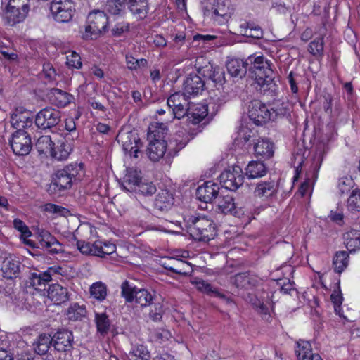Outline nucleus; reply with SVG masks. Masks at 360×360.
Returning a JSON list of instances; mask_svg holds the SVG:
<instances>
[{"label":"nucleus","mask_w":360,"mask_h":360,"mask_svg":"<svg viewBox=\"0 0 360 360\" xmlns=\"http://www.w3.org/2000/svg\"><path fill=\"white\" fill-rule=\"evenodd\" d=\"M248 71L252 74L259 91L264 94L274 96L277 85L274 81L275 72L271 68L272 63L263 55H250L248 57Z\"/></svg>","instance_id":"obj_1"},{"label":"nucleus","mask_w":360,"mask_h":360,"mask_svg":"<svg viewBox=\"0 0 360 360\" xmlns=\"http://www.w3.org/2000/svg\"><path fill=\"white\" fill-rule=\"evenodd\" d=\"M84 176L83 163L69 164L54 172L47 191L51 195H56L61 191L68 190L73 184L79 182Z\"/></svg>","instance_id":"obj_2"},{"label":"nucleus","mask_w":360,"mask_h":360,"mask_svg":"<svg viewBox=\"0 0 360 360\" xmlns=\"http://www.w3.org/2000/svg\"><path fill=\"white\" fill-rule=\"evenodd\" d=\"M185 221L187 231L195 240L208 243L217 234L215 223L205 215L188 216Z\"/></svg>","instance_id":"obj_3"},{"label":"nucleus","mask_w":360,"mask_h":360,"mask_svg":"<svg viewBox=\"0 0 360 360\" xmlns=\"http://www.w3.org/2000/svg\"><path fill=\"white\" fill-rule=\"evenodd\" d=\"M108 18L102 11H94L88 15L87 25L85 26L84 32L82 33L84 39H96L101 34L105 33Z\"/></svg>","instance_id":"obj_4"},{"label":"nucleus","mask_w":360,"mask_h":360,"mask_svg":"<svg viewBox=\"0 0 360 360\" xmlns=\"http://www.w3.org/2000/svg\"><path fill=\"white\" fill-rule=\"evenodd\" d=\"M328 150L329 147L328 144L323 141L319 142L316 144L315 154L311 160L312 162L311 168L312 171H309L307 173V178L305 181L300 185L299 188V192L302 196L307 193L311 187V179H315L317 178L318 172L323 160L324 155L328 151Z\"/></svg>","instance_id":"obj_5"},{"label":"nucleus","mask_w":360,"mask_h":360,"mask_svg":"<svg viewBox=\"0 0 360 360\" xmlns=\"http://www.w3.org/2000/svg\"><path fill=\"white\" fill-rule=\"evenodd\" d=\"M163 132L159 130H153L148 134V139L150 141L147 154L150 160L157 162L165 155H167L168 144L164 139Z\"/></svg>","instance_id":"obj_6"},{"label":"nucleus","mask_w":360,"mask_h":360,"mask_svg":"<svg viewBox=\"0 0 360 360\" xmlns=\"http://www.w3.org/2000/svg\"><path fill=\"white\" fill-rule=\"evenodd\" d=\"M50 11L53 19L58 22H68L75 13V3L72 0H53Z\"/></svg>","instance_id":"obj_7"},{"label":"nucleus","mask_w":360,"mask_h":360,"mask_svg":"<svg viewBox=\"0 0 360 360\" xmlns=\"http://www.w3.org/2000/svg\"><path fill=\"white\" fill-rule=\"evenodd\" d=\"M61 112L51 107H46L39 110L35 115L36 127L41 130L51 129L60 122Z\"/></svg>","instance_id":"obj_8"},{"label":"nucleus","mask_w":360,"mask_h":360,"mask_svg":"<svg viewBox=\"0 0 360 360\" xmlns=\"http://www.w3.org/2000/svg\"><path fill=\"white\" fill-rule=\"evenodd\" d=\"M51 335L54 350L64 353L65 356L68 354L71 356V351L73 349L74 344L72 332L67 328H60L56 331H52Z\"/></svg>","instance_id":"obj_9"},{"label":"nucleus","mask_w":360,"mask_h":360,"mask_svg":"<svg viewBox=\"0 0 360 360\" xmlns=\"http://www.w3.org/2000/svg\"><path fill=\"white\" fill-rule=\"evenodd\" d=\"M221 186L229 191H236L244 182L243 172L240 167L233 165L225 169L219 176Z\"/></svg>","instance_id":"obj_10"},{"label":"nucleus","mask_w":360,"mask_h":360,"mask_svg":"<svg viewBox=\"0 0 360 360\" xmlns=\"http://www.w3.org/2000/svg\"><path fill=\"white\" fill-rule=\"evenodd\" d=\"M13 152L17 155H26L32 149L31 137L25 130H16L9 140Z\"/></svg>","instance_id":"obj_11"},{"label":"nucleus","mask_w":360,"mask_h":360,"mask_svg":"<svg viewBox=\"0 0 360 360\" xmlns=\"http://www.w3.org/2000/svg\"><path fill=\"white\" fill-rule=\"evenodd\" d=\"M248 116L256 125L270 121V110L260 100L255 99L248 105Z\"/></svg>","instance_id":"obj_12"},{"label":"nucleus","mask_w":360,"mask_h":360,"mask_svg":"<svg viewBox=\"0 0 360 360\" xmlns=\"http://www.w3.org/2000/svg\"><path fill=\"white\" fill-rule=\"evenodd\" d=\"M117 138L119 139V142H122V149L125 153L129 154L130 157L138 158L139 148L142 146V143L136 133L133 131L120 132Z\"/></svg>","instance_id":"obj_13"},{"label":"nucleus","mask_w":360,"mask_h":360,"mask_svg":"<svg viewBox=\"0 0 360 360\" xmlns=\"http://www.w3.org/2000/svg\"><path fill=\"white\" fill-rule=\"evenodd\" d=\"M205 89V82L196 73H190L183 84L184 95L186 97L202 94Z\"/></svg>","instance_id":"obj_14"},{"label":"nucleus","mask_w":360,"mask_h":360,"mask_svg":"<svg viewBox=\"0 0 360 360\" xmlns=\"http://www.w3.org/2000/svg\"><path fill=\"white\" fill-rule=\"evenodd\" d=\"M212 10V18L219 25L225 24L233 13L231 0H214Z\"/></svg>","instance_id":"obj_15"},{"label":"nucleus","mask_w":360,"mask_h":360,"mask_svg":"<svg viewBox=\"0 0 360 360\" xmlns=\"http://www.w3.org/2000/svg\"><path fill=\"white\" fill-rule=\"evenodd\" d=\"M219 186L212 181H205L199 186L195 191V196L201 202L208 203L216 200L219 196Z\"/></svg>","instance_id":"obj_16"},{"label":"nucleus","mask_w":360,"mask_h":360,"mask_svg":"<svg viewBox=\"0 0 360 360\" xmlns=\"http://www.w3.org/2000/svg\"><path fill=\"white\" fill-rule=\"evenodd\" d=\"M226 68L229 75L237 79L245 77L248 71L249 62L248 58L241 59L239 58H232L226 62Z\"/></svg>","instance_id":"obj_17"},{"label":"nucleus","mask_w":360,"mask_h":360,"mask_svg":"<svg viewBox=\"0 0 360 360\" xmlns=\"http://www.w3.org/2000/svg\"><path fill=\"white\" fill-rule=\"evenodd\" d=\"M253 193L255 197L268 200L277 195L278 184L271 179L259 181L256 184Z\"/></svg>","instance_id":"obj_18"},{"label":"nucleus","mask_w":360,"mask_h":360,"mask_svg":"<svg viewBox=\"0 0 360 360\" xmlns=\"http://www.w3.org/2000/svg\"><path fill=\"white\" fill-rule=\"evenodd\" d=\"M37 240L39 248H45L51 255L58 253L61 244L50 232L44 229H39L37 231Z\"/></svg>","instance_id":"obj_19"},{"label":"nucleus","mask_w":360,"mask_h":360,"mask_svg":"<svg viewBox=\"0 0 360 360\" xmlns=\"http://www.w3.org/2000/svg\"><path fill=\"white\" fill-rule=\"evenodd\" d=\"M216 202L219 210L225 214H231L238 218L244 214L243 210L236 206L234 198L231 195H219Z\"/></svg>","instance_id":"obj_20"},{"label":"nucleus","mask_w":360,"mask_h":360,"mask_svg":"<svg viewBox=\"0 0 360 360\" xmlns=\"http://www.w3.org/2000/svg\"><path fill=\"white\" fill-rule=\"evenodd\" d=\"M49 102L58 108H64L71 103L75 97L63 90L52 88L46 94Z\"/></svg>","instance_id":"obj_21"},{"label":"nucleus","mask_w":360,"mask_h":360,"mask_svg":"<svg viewBox=\"0 0 360 360\" xmlns=\"http://www.w3.org/2000/svg\"><path fill=\"white\" fill-rule=\"evenodd\" d=\"M11 122L17 130H23L32 126L33 118L30 111L22 108H16L11 115Z\"/></svg>","instance_id":"obj_22"},{"label":"nucleus","mask_w":360,"mask_h":360,"mask_svg":"<svg viewBox=\"0 0 360 360\" xmlns=\"http://www.w3.org/2000/svg\"><path fill=\"white\" fill-rule=\"evenodd\" d=\"M20 268V262L15 257L10 255L6 257L2 262L1 270L4 278L13 279L19 277Z\"/></svg>","instance_id":"obj_23"},{"label":"nucleus","mask_w":360,"mask_h":360,"mask_svg":"<svg viewBox=\"0 0 360 360\" xmlns=\"http://www.w3.org/2000/svg\"><path fill=\"white\" fill-rule=\"evenodd\" d=\"M47 293L48 297L56 305L66 303L70 297L68 289L58 283L50 285Z\"/></svg>","instance_id":"obj_24"},{"label":"nucleus","mask_w":360,"mask_h":360,"mask_svg":"<svg viewBox=\"0 0 360 360\" xmlns=\"http://www.w3.org/2000/svg\"><path fill=\"white\" fill-rule=\"evenodd\" d=\"M231 283L238 288L251 289L259 284V278L250 271L241 272L231 278Z\"/></svg>","instance_id":"obj_25"},{"label":"nucleus","mask_w":360,"mask_h":360,"mask_svg":"<svg viewBox=\"0 0 360 360\" xmlns=\"http://www.w3.org/2000/svg\"><path fill=\"white\" fill-rule=\"evenodd\" d=\"M174 204V194L169 190H162L156 195L154 201L155 210L162 212L169 210Z\"/></svg>","instance_id":"obj_26"},{"label":"nucleus","mask_w":360,"mask_h":360,"mask_svg":"<svg viewBox=\"0 0 360 360\" xmlns=\"http://www.w3.org/2000/svg\"><path fill=\"white\" fill-rule=\"evenodd\" d=\"M245 175L249 179L262 178L268 172V167L262 160H252L245 168Z\"/></svg>","instance_id":"obj_27"},{"label":"nucleus","mask_w":360,"mask_h":360,"mask_svg":"<svg viewBox=\"0 0 360 360\" xmlns=\"http://www.w3.org/2000/svg\"><path fill=\"white\" fill-rule=\"evenodd\" d=\"M274 143L271 142L267 139H258L257 142L254 143V151L257 158L260 159H269L274 153Z\"/></svg>","instance_id":"obj_28"},{"label":"nucleus","mask_w":360,"mask_h":360,"mask_svg":"<svg viewBox=\"0 0 360 360\" xmlns=\"http://www.w3.org/2000/svg\"><path fill=\"white\" fill-rule=\"evenodd\" d=\"M127 9H128L138 20L146 18L148 13V3L147 0H128Z\"/></svg>","instance_id":"obj_29"},{"label":"nucleus","mask_w":360,"mask_h":360,"mask_svg":"<svg viewBox=\"0 0 360 360\" xmlns=\"http://www.w3.org/2000/svg\"><path fill=\"white\" fill-rule=\"evenodd\" d=\"M1 15L6 24L13 26L17 23L22 22L27 14L25 12L23 13L19 9L13 8L7 5Z\"/></svg>","instance_id":"obj_30"},{"label":"nucleus","mask_w":360,"mask_h":360,"mask_svg":"<svg viewBox=\"0 0 360 360\" xmlns=\"http://www.w3.org/2000/svg\"><path fill=\"white\" fill-rule=\"evenodd\" d=\"M270 110V120L276 121L278 119L290 116V108L288 102L276 101L273 103Z\"/></svg>","instance_id":"obj_31"},{"label":"nucleus","mask_w":360,"mask_h":360,"mask_svg":"<svg viewBox=\"0 0 360 360\" xmlns=\"http://www.w3.org/2000/svg\"><path fill=\"white\" fill-rule=\"evenodd\" d=\"M51 346L53 347L51 333L40 334L33 343L34 352L40 356L47 354Z\"/></svg>","instance_id":"obj_32"},{"label":"nucleus","mask_w":360,"mask_h":360,"mask_svg":"<svg viewBox=\"0 0 360 360\" xmlns=\"http://www.w3.org/2000/svg\"><path fill=\"white\" fill-rule=\"evenodd\" d=\"M169 260L174 261L175 262L174 266H169L167 262H164L162 264V266L164 269L169 270L172 273L184 276H188L191 274L192 267L189 262L182 259H177L174 257H170Z\"/></svg>","instance_id":"obj_33"},{"label":"nucleus","mask_w":360,"mask_h":360,"mask_svg":"<svg viewBox=\"0 0 360 360\" xmlns=\"http://www.w3.org/2000/svg\"><path fill=\"white\" fill-rule=\"evenodd\" d=\"M141 180L140 172L134 169H127L122 183V188L129 192H134Z\"/></svg>","instance_id":"obj_34"},{"label":"nucleus","mask_w":360,"mask_h":360,"mask_svg":"<svg viewBox=\"0 0 360 360\" xmlns=\"http://www.w3.org/2000/svg\"><path fill=\"white\" fill-rule=\"evenodd\" d=\"M50 281L51 277L45 271L33 272L29 276L30 286H32L37 290H44Z\"/></svg>","instance_id":"obj_35"},{"label":"nucleus","mask_w":360,"mask_h":360,"mask_svg":"<svg viewBox=\"0 0 360 360\" xmlns=\"http://www.w3.org/2000/svg\"><path fill=\"white\" fill-rule=\"evenodd\" d=\"M349 256L347 251H338L333 259V266L335 272L340 274L348 266Z\"/></svg>","instance_id":"obj_36"},{"label":"nucleus","mask_w":360,"mask_h":360,"mask_svg":"<svg viewBox=\"0 0 360 360\" xmlns=\"http://www.w3.org/2000/svg\"><path fill=\"white\" fill-rule=\"evenodd\" d=\"M345 244L347 249L350 252H356L360 249V232L352 230L347 232L344 236Z\"/></svg>","instance_id":"obj_37"},{"label":"nucleus","mask_w":360,"mask_h":360,"mask_svg":"<svg viewBox=\"0 0 360 360\" xmlns=\"http://www.w3.org/2000/svg\"><path fill=\"white\" fill-rule=\"evenodd\" d=\"M128 0H107L105 10L112 15H123L126 13Z\"/></svg>","instance_id":"obj_38"},{"label":"nucleus","mask_w":360,"mask_h":360,"mask_svg":"<svg viewBox=\"0 0 360 360\" xmlns=\"http://www.w3.org/2000/svg\"><path fill=\"white\" fill-rule=\"evenodd\" d=\"M95 323L98 333L105 336L110 330L111 323L106 313H96Z\"/></svg>","instance_id":"obj_39"},{"label":"nucleus","mask_w":360,"mask_h":360,"mask_svg":"<svg viewBox=\"0 0 360 360\" xmlns=\"http://www.w3.org/2000/svg\"><path fill=\"white\" fill-rule=\"evenodd\" d=\"M134 297V301L139 304L141 307L152 305L154 300V295L146 288H138Z\"/></svg>","instance_id":"obj_40"},{"label":"nucleus","mask_w":360,"mask_h":360,"mask_svg":"<svg viewBox=\"0 0 360 360\" xmlns=\"http://www.w3.org/2000/svg\"><path fill=\"white\" fill-rule=\"evenodd\" d=\"M0 360H34V356L28 349H22L20 352L18 350L12 355L4 350H0Z\"/></svg>","instance_id":"obj_41"},{"label":"nucleus","mask_w":360,"mask_h":360,"mask_svg":"<svg viewBox=\"0 0 360 360\" xmlns=\"http://www.w3.org/2000/svg\"><path fill=\"white\" fill-rule=\"evenodd\" d=\"M240 27L245 30V34L246 36L257 39H259L263 37V30L262 27L254 22H245L240 24Z\"/></svg>","instance_id":"obj_42"},{"label":"nucleus","mask_w":360,"mask_h":360,"mask_svg":"<svg viewBox=\"0 0 360 360\" xmlns=\"http://www.w3.org/2000/svg\"><path fill=\"white\" fill-rule=\"evenodd\" d=\"M71 150L72 148L69 143L62 142L57 147L53 146L50 155L57 160L62 161L66 160L69 157Z\"/></svg>","instance_id":"obj_43"},{"label":"nucleus","mask_w":360,"mask_h":360,"mask_svg":"<svg viewBox=\"0 0 360 360\" xmlns=\"http://www.w3.org/2000/svg\"><path fill=\"white\" fill-rule=\"evenodd\" d=\"M74 239L77 240L76 246L82 254L97 256V255L101 253V252L98 250V243H97V241L91 244V243L86 242L85 240H77L75 237H74Z\"/></svg>","instance_id":"obj_44"},{"label":"nucleus","mask_w":360,"mask_h":360,"mask_svg":"<svg viewBox=\"0 0 360 360\" xmlns=\"http://www.w3.org/2000/svg\"><path fill=\"white\" fill-rule=\"evenodd\" d=\"M54 143L52 141L50 136H40L36 143L35 147L39 154H51L53 150Z\"/></svg>","instance_id":"obj_45"},{"label":"nucleus","mask_w":360,"mask_h":360,"mask_svg":"<svg viewBox=\"0 0 360 360\" xmlns=\"http://www.w3.org/2000/svg\"><path fill=\"white\" fill-rule=\"evenodd\" d=\"M86 313L85 306H80L78 303H74L68 307L66 315L70 321H75L82 320V318L86 316Z\"/></svg>","instance_id":"obj_46"},{"label":"nucleus","mask_w":360,"mask_h":360,"mask_svg":"<svg viewBox=\"0 0 360 360\" xmlns=\"http://www.w3.org/2000/svg\"><path fill=\"white\" fill-rule=\"evenodd\" d=\"M107 291V285L101 281L94 283L89 288L91 296L99 302L106 298Z\"/></svg>","instance_id":"obj_47"},{"label":"nucleus","mask_w":360,"mask_h":360,"mask_svg":"<svg viewBox=\"0 0 360 360\" xmlns=\"http://www.w3.org/2000/svg\"><path fill=\"white\" fill-rule=\"evenodd\" d=\"M347 209L352 213L360 212V188H356L350 193L347 200Z\"/></svg>","instance_id":"obj_48"},{"label":"nucleus","mask_w":360,"mask_h":360,"mask_svg":"<svg viewBox=\"0 0 360 360\" xmlns=\"http://www.w3.org/2000/svg\"><path fill=\"white\" fill-rule=\"evenodd\" d=\"M139 288L129 281H124L121 285V295L126 302L131 303L134 300V295Z\"/></svg>","instance_id":"obj_49"},{"label":"nucleus","mask_w":360,"mask_h":360,"mask_svg":"<svg viewBox=\"0 0 360 360\" xmlns=\"http://www.w3.org/2000/svg\"><path fill=\"white\" fill-rule=\"evenodd\" d=\"M210 103L207 104H200L197 105L190 113L191 117L188 118H191V122L193 124H196L200 123L203 119L206 117L208 115V107Z\"/></svg>","instance_id":"obj_50"},{"label":"nucleus","mask_w":360,"mask_h":360,"mask_svg":"<svg viewBox=\"0 0 360 360\" xmlns=\"http://www.w3.org/2000/svg\"><path fill=\"white\" fill-rule=\"evenodd\" d=\"M188 141L189 139L188 138L181 139V140L177 139L171 140L168 145L167 157H169V158L174 157L181 149H183L187 145Z\"/></svg>","instance_id":"obj_51"},{"label":"nucleus","mask_w":360,"mask_h":360,"mask_svg":"<svg viewBox=\"0 0 360 360\" xmlns=\"http://www.w3.org/2000/svg\"><path fill=\"white\" fill-rule=\"evenodd\" d=\"M129 355L131 357V360H150V354L147 347L143 345L134 346Z\"/></svg>","instance_id":"obj_52"},{"label":"nucleus","mask_w":360,"mask_h":360,"mask_svg":"<svg viewBox=\"0 0 360 360\" xmlns=\"http://www.w3.org/2000/svg\"><path fill=\"white\" fill-rule=\"evenodd\" d=\"M156 191V186L153 182L143 181L141 180L134 192L144 196H150L153 195Z\"/></svg>","instance_id":"obj_53"},{"label":"nucleus","mask_w":360,"mask_h":360,"mask_svg":"<svg viewBox=\"0 0 360 360\" xmlns=\"http://www.w3.org/2000/svg\"><path fill=\"white\" fill-rule=\"evenodd\" d=\"M311 353V345L309 342L302 340L297 342L295 354L298 360H302V356L308 358Z\"/></svg>","instance_id":"obj_54"},{"label":"nucleus","mask_w":360,"mask_h":360,"mask_svg":"<svg viewBox=\"0 0 360 360\" xmlns=\"http://www.w3.org/2000/svg\"><path fill=\"white\" fill-rule=\"evenodd\" d=\"M208 79L212 81L215 86H221L226 83L225 71L222 68L215 65Z\"/></svg>","instance_id":"obj_55"},{"label":"nucleus","mask_w":360,"mask_h":360,"mask_svg":"<svg viewBox=\"0 0 360 360\" xmlns=\"http://www.w3.org/2000/svg\"><path fill=\"white\" fill-rule=\"evenodd\" d=\"M323 37H317L309 43L308 51L314 56L322 57L323 55Z\"/></svg>","instance_id":"obj_56"},{"label":"nucleus","mask_w":360,"mask_h":360,"mask_svg":"<svg viewBox=\"0 0 360 360\" xmlns=\"http://www.w3.org/2000/svg\"><path fill=\"white\" fill-rule=\"evenodd\" d=\"M196 288L198 290L207 295L214 294L216 296L225 298V295L219 292L215 288H213L210 283L205 281L200 280L195 282Z\"/></svg>","instance_id":"obj_57"},{"label":"nucleus","mask_w":360,"mask_h":360,"mask_svg":"<svg viewBox=\"0 0 360 360\" xmlns=\"http://www.w3.org/2000/svg\"><path fill=\"white\" fill-rule=\"evenodd\" d=\"M164 314L163 305L160 302L153 303V309H150L149 317L153 321H160Z\"/></svg>","instance_id":"obj_58"},{"label":"nucleus","mask_w":360,"mask_h":360,"mask_svg":"<svg viewBox=\"0 0 360 360\" xmlns=\"http://www.w3.org/2000/svg\"><path fill=\"white\" fill-rule=\"evenodd\" d=\"M97 243H98V250L101 252V253L97 255V257H105V255H111L116 250V246L113 243H103V245H102L101 242L97 241Z\"/></svg>","instance_id":"obj_59"},{"label":"nucleus","mask_w":360,"mask_h":360,"mask_svg":"<svg viewBox=\"0 0 360 360\" xmlns=\"http://www.w3.org/2000/svg\"><path fill=\"white\" fill-rule=\"evenodd\" d=\"M13 226L20 232L21 238H28L32 235L28 226L20 219H15L13 220Z\"/></svg>","instance_id":"obj_60"},{"label":"nucleus","mask_w":360,"mask_h":360,"mask_svg":"<svg viewBox=\"0 0 360 360\" xmlns=\"http://www.w3.org/2000/svg\"><path fill=\"white\" fill-rule=\"evenodd\" d=\"M129 26L128 22H117L111 30L112 36L114 37H121L123 34L129 31Z\"/></svg>","instance_id":"obj_61"},{"label":"nucleus","mask_w":360,"mask_h":360,"mask_svg":"<svg viewBox=\"0 0 360 360\" xmlns=\"http://www.w3.org/2000/svg\"><path fill=\"white\" fill-rule=\"evenodd\" d=\"M8 6L19 9L27 14L30 11L29 0H9Z\"/></svg>","instance_id":"obj_62"},{"label":"nucleus","mask_w":360,"mask_h":360,"mask_svg":"<svg viewBox=\"0 0 360 360\" xmlns=\"http://www.w3.org/2000/svg\"><path fill=\"white\" fill-rule=\"evenodd\" d=\"M44 210L52 214H58L60 216H65L69 212L68 209L53 203L45 204Z\"/></svg>","instance_id":"obj_63"},{"label":"nucleus","mask_w":360,"mask_h":360,"mask_svg":"<svg viewBox=\"0 0 360 360\" xmlns=\"http://www.w3.org/2000/svg\"><path fill=\"white\" fill-rule=\"evenodd\" d=\"M186 103H178V104H176L175 106L172 108V113L174 115V117L177 119H181V117H184L186 115L188 116V110L186 108Z\"/></svg>","instance_id":"obj_64"}]
</instances>
